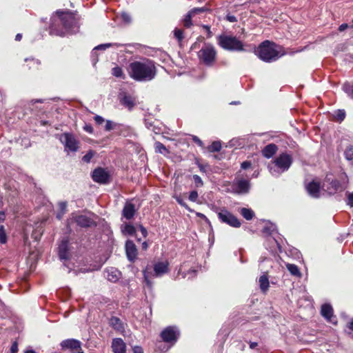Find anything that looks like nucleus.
Returning <instances> with one entry per match:
<instances>
[{
  "instance_id": "obj_1",
  "label": "nucleus",
  "mask_w": 353,
  "mask_h": 353,
  "mask_svg": "<svg viewBox=\"0 0 353 353\" xmlns=\"http://www.w3.org/2000/svg\"><path fill=\"white\" fill-rule=\"evenodd\" d=\"M128 74L137 81H151L157 74L155 63L148 59L133 61L128 66Z\"/></svg>"
},
{
  "instance_id": "obj_2",
  "label": "nucleus",
  "mask_w": 353,
  "mask_h": 353,
  "mask_svg": "<svg viewBox=\"0 0 353 353\" xmlns=\"http://www.w3.org/2000/svg\"><path fill=\"white\" fill-rule=\"evenodd\" d=\"M256 52L258 57L268 63L275 61L285 54L282 46L268 40L263 41Z\"/></svg>"
},
{
  "instance_id": "obj_3",
  "label": "nucleus",
  "mask_w": 353,
  "mask_h": 353,
  "mask_svg": "<svg viewBox=\"0 0 353 353\" xmlns=\"http://www.w3.org/2000/svg\"><path fill=\"white\" fill-rule=\"evenodd\" d=\"M292 163V156L286 153H282L268 165V169L272 175H279L281 172L287 171Z\"/></svg>"
},
{
  "instance_id": "obj_4",
  "label": "nucleus",
  "mask_w": 353,
  "mask_h": 353,
  "mask_svg": "<svg viewBox=\"0 0 353 353\" xmlns=\"http://www.w3.org/2000/svg\"><path fill=\"white\" fill-rule=\"evenodd\" d=\"M218 44L229 51H243V44L236 37L221 34L218 37Z\"/></svg>"
},
{
  "instance_id": "obj_5",
  "label": "nucleus",
  "mask_w": 353,
  "mask_h": 353,
  "mask_svg": "<svg viewBox=\"0 0 353 353\" xmlns=\"http://www.w3.org/2000/svg\"><path fill=\"white\" fill-rule=\"evenodd\" d=\"M198 57L204 65L212 66L216 61V51L212 45L205 43L199 51Z\"/></svg>"
},
{
  "instance_id": "obj_6",
  "label": "nucleus",
  "mask_w": 353,
  "mask_h": 353,
  "mask_svg": "<svg viewBox=\"0 0 353 353\" xmlns=\"http://www.w3.org/2000/svg\"><path fill=\"white\" fill-rule=\"evenodd\" d=\"M57 13L60 17V19L64 26V28L72 32H76L78 29V19L75 15L72 12H68L63 14L62 11H57Z\"/></svg>"
},
{
  "instance_id": "obj_7",
  "label": "nucleus",
  "mask_w": 353,
  "mask_h": 353,
  "mask_svg": "<svg viewBox=\"0 0 353 353\" xmlns=\"http://www.w3.org/2000/svg\"><path fill=\"white\" fill-rule=\"evenodd\" d=\"M251 188L250 181L236 176L232 183V192L237 194H246Z\"/></svg>"
},
{
  "instance_id": "obj_8",
  "label": "nucleus",
  "mask_w": 353,
  "mask_h": 353,
  "mask_svg": "<svg viewBox=\"0 0 353 353\" xmlns=\"http://www.w3.org/2000/svg\"><path fill=\"white\" fill-rule=\"evenodd\" d=\"M217 215L222 223L233 228H239L241 226V223L239 220L225 208H223L218 212Z\"/></svg>"
},
{
  "instance_id": "obj_9",
  "label": "nucleus",
  "mask_w": 353,
  "mask_h": 353,
  "mask_svg": "<svg viewBox=\"0 0 353 353\" xmlns=\"http://www.w3.org/2000/svg\"><path fill=\"white\" fill-rule=\"evenodd\" d=\"M60 141L64 145L65 149L71 152H77L79 149V141L73 134L63 133L60 136Z\"/></svg>"
},
{
  "instance_id": "obj_10",
  "label": "nucleus",
  "mask_w": 353,
  "mask_h": 353,
  "mask_svg": "<svg viewBox=\"0 0 353 353\" xmlns=\"http://www.w3.org/2000/svg\"><path fill=\"white\" fill-rule=\"evenodd\" d=\"M179 336V332L175 327L168 326L161 333L162 340L165 343H174Z\"/></svg>"
},
{
  "instance_id": "obj_11",
  "label": "nucleus",
  "mask_w": 353,
  "mask_h": 353,
  "mask_svg": "<svg viewBox=\"0 0 353 353\" xmlns=\"http://www.w3.org/2000/svg\"><path fill=\"white\" fill-rule=\"evenodd\" d=\"M323 187L329 194H334L341 188V183L339 181L332 179L329 175H327Z\"/></svg>"
},
{
  "instance_id": "obj_12",
  "label": "nucleus",
  "mask_w": 353,
  "mask_h": 353,
  "mask_svg": "<svg viewBox=\"0 0 353 353\" xmlns=\"http://www.w3.org/2000/svg\"><path fill=\"white\" fill-rule=\"evenodd\" d=\"M92 178L97 183L105 184L109 181L110 174L104 168H97L92 172Z\"/></svg>"
},
{
  "instance_id": "obj_13",
  "label": "nucleus",
  "mask_w": 353,
  "mask_h": 353,
  "mask_svg": "<svg viewBox=\"0 0 353 353\" xmlns=\"http://www.w3.org/2000/svg\"><path fill=\"white\" fill-rule=\"evenodd\" d=\"M71 221H74L81 228H90L95 225L94 221L85 215L74 216Z\"/></svg>"
},
{
  "instance_id": "obj_14",
  "label": "nucleus",
  "mask_w": 353,
  "mask_h": 353,
  "mask_svg": "<svg viewBox=\"0 0 353 353\" xmlns=\"http://www.w3.org/2000/svg\"><path fill=\"white\" fill-rule=\"evenodd\" d=\"M125 252L128 260L134 261L137 256V249L132 241L128 240L125 243Z\"/></svg>"
},
{
  "instance_id": "obj_15",
  "label": "nucleus",
  "mask_w": 353,
  "mask_h": 353,
  "mask_svg": "<svg viewBox=\"0 0 353 353\" xmlns=\"http://www.w3.org/2000/svg\"><path fill=\"white\" fill-rule=\"evenodd\" d=\"M58 253L60 259H68L69 254V241L68 238L63 239L58 248Z\"/></svg>"
},
{
  "instance_id": "obj_16",
  "label": "nucleus",
  "mask_w": 353,
  "mask_h": 353,
  "mask_svg": "<svg viewBox=\"0 0 353 353\" xmlns=\"http://www.w3.org/2000/svg\"><path fill=\"white\" fill-rule=\"evenodd\" d=\"M112 349L114 353H125L126 344L121 338H116L112 340Z\"/></svg>"
},
{
  "instance_id": "obj_17",
  "label": "nucleus",
  "mask_w": 353,
  "mask_h": 353,
  "mask_svg": "<svg viewBox=\"0 0 353 353\" xmlns=\"http://www.w3.org/2000/svg\"><path fill=\"white\" fill-rule=\"evenodd\" d=\"M136 213L134 204L126 202L122 210V216L127 220L132 219Z\"/></svg>"
},
{
  "instance_id": "obj_18",
  "label": "nucleus",
  "mask_w": 353,
  "mask_h": 353,
  "mask_svg": "<svg viewBox=\"0 0 353 353\" xmlns=\"http://www.w3.org/2000/svg\"><path fill=\"white\" fill-rule=\"evenodd\" d=\"M308 194L314 197L319 198L320 196V183L316 181H312L306 186Z\"/></svg>"
},
{
  "instance_id": "obj_19",
  "label": "nucleus",
  "mask_w": 353,
  "mask_h": 353,
  "mask_svg": "<svg viewBox=\"0 0 353 353\" xmlns=\"http://www.w3.org/2000/svg\"><path fill=\"white\" fill-rule=\"evenodd\" d=\"M321 314L329 322L334 323V317L333 316V309L330 304H323L321 306Z\"/></svg>"
},
{
  "instance_id": "obj_20",
  "label": "nucleus",
  "mask_w": 353,
  "mask_h": 353,
  "mask_svg": "<svg viewBox=\"0 0 353 353\" xmlns=\"http://www.w3.org/2000/svg\"><path fill=\"white\" fill-rule=\"evenodd\" d=\"M278 147L274 143H270L264 147L261 152L263 157L267 159L272 157L277 152Z\"/></svg>"
},
{
  "instance_id": "obj_21",
  "label": "nucleus",
  "mask_w": 353,
  "mask_h": 353,
  "mask_svg": "<svg viewBox=\"0 0 353 353\" xmlns=\"http://www.w3.org/2000/svg\"><path fill=\"white\" fill-rule=\"evenodd\" d=\"M154 276H160L168 271V264L165 262H159L154 266Z\"/></svg>"
},
{
  "instance_id": "obj_22",
  "label": "nucleus",
  "mask_w": 353,
  "mask_h": 353,
  "mask_svg": "<svg viewBox=\"0 0 353 353\" xmlns=\"http://www.w3.org/2000/svg\"><path fill=\"white\" fill-rule=\"evenodd\" d=\"M110 325L117 331L123 330V323L121 319L117 316H112L109 320Z\"/></svg>"
},
{
  "instance_id": "obj_23",
  "label": "nucleus",
  "mask_w": 353,
  "mask_h": 353,
  "mask_svg": "<svg viewBox=\"0 0 353 353\" xmlns=\"http://www.w3.org/2000/svg\"><path fill=\"white\" fill-rule=\"evenodd\" d=\"M259 283L261 290L263 293H265L268 290L270 287V283L268 276L266 274L261 276L259 280Z\"/></svg>"
},
{
  "instance_id": "obj_24",
  "label": "nucleus",
  "mask_w": 353,
  "mask_h": 353,
  "mask_svg": "<svg viewBox=\"0 0 353 353\" xmlns=\"http://www.w3.org/2000/svg\"><path fill=\"white\" fill-rule=\"evenodd\" d=\"M120 272L114 268H110L107 270V279L111 282H116L119 280Z\"/></svg>"
},
{
  "instance_id": "obj_25",
  "label": "nucleus",
  "mask_w": 353,
  "mask_h": 353,
  "mask_svg": "<svg viewBox=\"0 0 353 353\" xmlns=\"http://www.w3.org/2000/svg\"><path fill=\"white\" fill-rule=\"evenodd\" d=\"M121 103L128 108L129 110H132L134 106V99L131 96L129 95H125L121 99Z\"/></svg>"
},
{
  "instance_id": "obj_26",
  "label": "nucleus",
  "mask_w": 353,
  "mask_h": 353,
  "mask_svg": "<svg viewBox=\"0 0 353 353\" xmlns=\"http://www.w3.org/2000/svg\"><path fill=\"white\" fill-rule=\"evenodd\" d=\"M112 46H116V47H119L121 46V44L119 43H103V44H100V45H98L97 46H96L93 50H92V55H95L96 54V50H105L106 49H108V48L110 47H112Z\"/></svg>"
},
{
  "instance_id": "obj_27",
  "label": "nucleus",
  "mask_w": 353,
  "mask_h": 353,
  "mask_svg": "<svg viewBox=\"0 0 353 353\" xmlns=\"http://www.w3.org/2000/svg\"><path fill=\"white\" fill-rule=\"evenodd\" d=\"M25 61L26 63H28L27 67L28 68L29 70L32 69V68L33 69H38L39 66L41 64V61L39 60L35 59H33V58H31V59L26 58L25 59Z\"/></svg>"
},
{
  "instance_id": "obj_28",
  "label": "nucleus",
  "mask_w": 353,
  "mask_h": 353,
  "mask_svg": "<svg viewBox=\"0 0 353 353\" xmlns=\"http://www.w3.org/2000/svg\"><path fill=\"white\" fill-rule=\"evenodd\" d=\"M240 212L241 214L248 221L252 219L254 216V212L249 208H243L241 209Z\"/></svg>"
},
{
  "instance_id": "obj_29",
  "label": "nucleus",
  "mask_w": 353,
  "mask_h": 353,
  "mask_svg": "<svg viewBox=\"0 0 353 353\" xmlns=\"http://www.w3.org/2000/svg\"><path fill=\"white\" fill-rule=\"evenodd\" d=\"M288 270L290 272V274L293 276L300 277L301 276V274L299 271V268L297 265L294 264H290L288 263L286 265Z\"/></svg>"
},
{
  "instance_id": "obj_30",
  "label": "nucleus",
  "mask_w": 353,
  "mask_h": 353,
  "mask_svg": "<svg viewBox=\"0 0 353 353\" xmlns=\"http://www.w3.org/2000/svg\"><path fill=\"white\" fill-rule=\"evenodd\" d=\"M155 146V151L156 152L162 154H169V150L166 148V147L161 142L157 141L154 144Z\"/></svg>"
},
{
  "instance_id": "obj_31",
  "label": "nucleus",
  "mask_w": 353,
  "mask_h": 353,
  "mask_svg": "<svg viewBox=\"0 0 353 353\" xmlns=\"http://www.w3.org/2000/svg\"><path fill=\"white\" fill-rule=\"evenodd\" d=\"M194 17V14L190 10L183 19V25L185 28H190L192 26V18Z\"/></svg>"
},
{
  "instance_id": "obj_32",
  "label": "nucleus",
  "mask_w": 353,
  "mask_h": 353,
  "mask_svg": "<svg viewBox=\"0 0 353 353\" xmlns=\"http://www.w3.org/2000/svg\"><path fill=\"white\" fill-rule=\"evenodd\" d=\"M345 158L347 161L353 160V145H349L344 151Z\"/></svg>"
},
{
  "instance_id": "obj_33",
  "label": "nucleus",
  "mask_w": 353,
  "mask_h": 353,
  "mask_svg": "<svg viewBox=\"0 0 353 353\" xmlns=\"http://www.w3.org/2000/svg\"><path fill=\"white\" fill-rule=\"evenodd\" d=\"M343 90L350 97L353 98V83H344L343 85Z\"/></svg>"
},
{
  "instance_id": "obj_34",
  "label": "nucleus",
  "mask_w": 353,
  "mask_h": 353,
  "mask_svg": "<svg viewBox=\"0 0 353 353\" xmlns=\"http://www.w3.org/2000/svg\"><path fill=\"white\" fill-rule=\"evenodd\" d=\"M112 74L116 77L118 78H123L124 79V74L123 70L119 66H116L112 69Z\"/></svg>"
},
{
  "instance_id": "obj_35",
  "label": "nucleus",
  "mask_w": 353,
  "mask_h": 353,
  "mask_svg": "<svg viewBox=\"0 0 353 353\" xmlns=\"http://www.w3.org/2000/svg\"><path fill=\"white\" fill-rule=\"evenodd\" d=\"M123 232L129 234V235H134L136 232V229L135 228L131 225V224H129V223H126L125 225H124V228L123 229Z\"/></svg>"
},
{
  "instance_id": "obj_36",
  "label": "nucleus",
  "mask_w": 353,
  "mask_h": 353,
  "mask_svg": "<svg viewBox=\"0 0 353 353\" xmlns=\"http://www.w3.org/2000/svg\"><path fill=\"white\" fill-rule=\"evenodd\" d=\"M221 149V144L219 141H213L209 146L208 150L211 152H219Z\"/></svg>"
},
{
  "instance_id": "obj_37",
  "label": "nucleus",
  "mask_w": 353,
  "mask_h": 353,
  "mask_svg": "<svg viewBox=\"0 0 353 353\" xmlns=\"http://www.w3.org/2000/svg\"><path fill=\"white\" fill-rule=\"evenodd\" d=\"M7 241V236L3 225L0 226V243L2 244L6 243Z\"/></svg>"
},
{
  "instance_id": "obj_38",
  "label": "nucleus",
  "mask_w": 353,
  "mask_h": 353,
  "mask_svg": "<svg viewBox=\"0 0 353 353\" xmlns=\"http://www.w3.org/2000/svg\"><path fill=\"white\" fill-rule=\"evenodd\" d=\"M208 10H210V9L208 8L205 7H205H202V8H194L190 10V11L194 14V16L195 14H201V13L207 12Z\"/></svg>"
},
{
  "instance_id": "obj_39",
  "label": "nucleus",
  "mask_w": 353,
  "mask_h": 353,
  "mask_svg": "<svg viewBox=\"0 0 353 353\" xmlns=\"http://www.w3.org/2000/svg\"><path fill=\"white\" fill-rule=\"evenodd\" d=\"M275 228H276L275 225H274L272 224H270V225H265L263 228V232L265 234H271L275 230Z\"/></svg>"
},
{
  "instance_id": "obj_40",
  "label": "nucleus",
  "mask_w": 353,
  "mask_h": 353,
  "mask_svg": "<svg viewBox=\"0 0 353 353\" xmlns=\"http://www.w3.org/2000/svg\"><path fill=\"white\" fill-rule=\"evenodd\" d=\"M193 179H194L196 187L200 188L203 185V182L201 178L199 175H197V174L193 175Z\"/></svg>"
},
{
  "instance_id": "obj_41",
  "label": "nucleus",
  "mask_w": 353,
  "mask_h": 353,
  "mask_svg": "<svg viewBox=\"0 0 353 353\" xmlns=\"http://www.w3.org/2000/svg\"><path fill=\"white\" fill-rule=\"evenodd\" d=\"M116 125H117V124L115 123H114L112 121L107 120L105 125V130L110 131V130H113Z\"/></svg>"
},
{
  "instance_id": "obj_42",
  "label": "nucleus",
  "mask_w": 353,
  "mask_h": 353,
  "mask_svg": "<svg viewBox=\"0 0 353 353\" xmlns=\"http://www.w3.org/2000/svg\"><path fill=\"white\" fill-rule=\"evenodd\" d=\"M94 152L92 150H90L82 158L84 162L89 163L92 158L94 157Z\"/></svg>"
},
{
  "instance_id": "obj_43",
  "label": "nucleus",
  "mask_w": 353,
  "mask_h": 353,
  "mask_svg": "<svg viewBox=\"0 0 353 353\" xmlns=\"http://www.w3.org/2000/svg\"><path fill=\"white\" fill-rule=\"evenodd\" d=\"M174 37L180 41L183 39V32L181 29L176 28L174 30Z\"/></svg>"
},
{
  "instance_id": "obj_44",
  "label": "nucleus",
  "mask_w": 353,
  "mask_h": 353,
  "mask_svg": "<svg viewBox=\"0 0 353 353\" xmlns=\"http://www.w3.org/2000/svg\"><path fill=\"white\" fill-rule=\"evenodd\" d=\"M67 205L68 204L66 201L59 202L58 204L59 212H61L62 214H65L66 212Z\"/></svg>"
},
{
  "instance_id": "obj_45",
  "label": "nucleus",
  "mask_w": 353,
  "mask_h": 353,
  "mask_svg": "<svg viewBox=\"0 0 353 353\" xmlns=\"http://www.w3.org/2000/svg\"><path fill=\"white\" fill-rule=\"evenodd\" d=\"M336 117L339 121H343L345 117V111L343 110H339L336 112Z\"/></svg>"
},
{
  "instance_id": "obj_46",
  "label": "nucleus",
  "mask_w": 353,
  "mask_h": 353,
  "mask_svg": "<svg viewBox=\"0 0 353 353\" xmlns=\"http://www.w3.org/2000/svg\"><path fill=\"white\" fill-rule=\"evenodd\" d=\"M198 198V192L195 190L190 192L189 195V199L191 201L195 202Z\"/></svg>"
},
{
  "instance_id": "obj_47",
  "label": "nucleus",
  "mask_w": 353,
  "mask_h": 353,
  "mask_svg": "<svg viewBox=\"0 0 353 353\" xmlns=\"http://www.w3.org/2000/svg\"><path fill=\"white\" fill-rule=\"evenodd\" d=\"M121 18L123 21L126 23H130L132 20L130 15L126 12H123L121 14Z\"/></svg>"
},
{
  "instance_id": "obj_48",
  "label": "nucleus",
  "mask_w": 353,
  "mask_h": 353,
  "mask_svg": "<svg viewBox=\"0 0 353 353\" xmlns=\"http://www.w3.org/2000/svg\"><path fill=\"white\" fill-rule=\"evenodd\" d=\"M176 201L179 204H180L181 206L185 208L189 211H191V210L189 208L188 205L186 204V203L180 197L176 198Z\"/></svg>"
},
{
  "instance_id": "obj_49",
  "label": "nucleus",
  "mask_w": 353,
  "mask_h": 353,
  "mask_svg": "<svg viewBox=\"0 0 353 353\" xmlns=\"http://www.w3.org/2000/svg\"><path fill=\"white\" fill-rule=\"evenodd\" d=\"M143 277H144V281L147 285V286L149 288H152V282L150 281V280L148 279V276L147 275V273L145 271L143 272Z\"/></svg>"
},
{
  "instance_id": "obj_50",
  "label": "nucleus",
  "mask_w": 353,
  "mask_h": 353,
  "mask_svg": "<svg viewBox=\"0 0 353 353\" xmlns=\"http://www.w3.org/2000/svg\"><path fill=\"white\" fill-rule=\"evenodd\" d=\"M252 163L249 161H245L241 164V168L243 170H247L250 168Z\"/></svg>"
},
{
  "instance_id": "obj_51",
  "label": "nucleus",
  "mask_w": 353,
  "mask_h": 353,
  "mask_svg": "<svg viewBox=\"0 0 353 353\" xmlns=\"http://www.w3.org/2000/svg\"><path fill=\"white\" fill-rule=\"evenodd\" d=\"M202 28L205 30V31L207 32V37L208 38L212 37V33L210 30V27L208 25H203Z\"/></svg>"
},
{
  "instance_id": "obj_52",
  "label": "nucleus",
  "mask_w": 353,
  "mask_h": 353,
  "mask_svg": "<svg viewBox=\"0 0 353 353\" xmlns=\"http://www.w3.org/2000/svg\"><path fill=\"white\" fill-rule=\"evenodd\" d=\"M94 119L96 123L98 125L102 124L105 121L104 119L101 116H99V115H96L94 117Z\"/></svg>"
},
{
  "instance_id": "obj_53",
  "label": "nucleus",
  "mask_w": 353,
  "mask_h": 353,
  "mask_svg": "<svg viewBox=\"0 0 353 353\" xmlns=\"http://www.w3.org/2000/svg\"><path fill=\"white\" fill-rule=\"evenodd\" d=\"M192 140L193 141L196 143L198 145H199L200 147H203V141L196 136H193L192 137Z\"/></svg>"
},
{
  "instance_id": "obj_54",
  "label": "nucleus",
  "mask_w": 353,
  "mask_h": 353,
  "mask_svg": "<svg viewBox=\"0 0 353 353\" xmlns=\"http://www.w3.org/2000/svg\"><path fill=\"white\" fill-rule=\"evenodd\" d=\"M18 352V344L17 342H14L10 347V352L11 353H17Z\"/></svg>"
},
{
  "instance_id": "obj_55",
  "label": "nucleus",
  "mask_w": 353,
  "mask_h": 353,
  "mask_svg": "<svg viewBox=\"0 0 353 353\" xmlns=\"http://www.w3.org/2000/svg\"><path fill=\"white\" fill-rule=\"evenodd\" d=\"M139 228L140 229V231H141L142 235L144 237H146L148 235V231H147L146 228H144L142 225H139Z\"/></svg>"
},
{
  "instance_id": "obj_56",
  "label": "nucleus",
  "mask_w": 353,
  "mask_h": 353,
  "mask_svg": "<svg viewBox=\"0 0 353 353\" xmlns=\"http://www.w3.org/2000/svg\"><path fill=\"white\" fill-rule=\"evenodd\" d=\"M347 204L351 207H353V192L349 194L348 195Z\"/></svg>"
},
{
  "instance_id": "obj_57",
  "label": "nucleus",
  "mask_w": 353,
  "mask_h": 353,
  "mask_svg": "<svg viewBox=\"0 0 353 353\" xmlns=\"http://www.w3.org/2000/svg\"><path fill=\"white\" fill-rule=\"evenodd\" d=\"M134 353H143V348L141 346L136 345L133 347Z\"/></svg>"
},
{
  "instance_id": "obj_58",
  "label": "nucleus",
  "mask_w": 353,
  "mask_h": 353,
  "mask_svg": "<svg viewBox=\"0 0 353 353\" xmlns=\"http://www.w3.org/2000/svg\"><path fill=\"white\" fill-rule=\"evenodd\" d=\"M83 128L87 132H89V133L93 132V128L92 127L91 125H85Z\"/></svg>"
},
{
  "instance_id": "obj_59",
  "label": "nucleus",
  "mask_w": 353,
  "mask_h": 353,
  "mask_svg": "<svg viewBox=\"0 0 353 353\" xmlns=\"http://www.w3.org/2000/svg\"><path fill=\"white\" fill-rule=\"evenodd\" d=\"M227 20L230 22H236L237 21L236 17L234 15H228Z\"/></svg>"
},
{
  "instance_id": "obj_60",
  "label": "nucleus",
  "mask_w": 353,
  "mask_h": 353,
  "mask_svg": "<svg viewBox=\"0 0 353 353\" xmlns=\"http://www.w3.org/2000/svg\"><path fill=\"white\" fill-rule=\"evenodd\" d=\"M347 27H348V25L347 23H342L341 25L339 26V30L340 32H343L345 30H346L347 28Z\"/></svg>"
},
{
  "instance_id": "obj_61",
  "label": "nucleus",
  "mask_w": 353,
  "mask_h": 353,
  "mask_svg": "<svg viewBox=\"0 0 353 353\" xmlns=\"http://www.w3.org/2000/svg\"><path fill=\"white\" fill-rule=\"evenodd\" d=\"M196 216L201 218V219H203L205 220H207V217L202 213H200V212H197L196 213Z\"/></svg>"
},
{
  "instance_id": "obj_62",
  "label": "nucleus",
  "mask_w": 353,
  "mask_h": 353,
  "mask_svg": "<svg viewBox=\"0 0 353 353\" xmlns=\"http://www.w3.org/2000/svg\"><path fill=\"white\" fill-rule=\"evenodd\" d=\"M257 345H258V344H257V343H256V342H251V343H250V347L251 349H254V348H255Z\"/></svg>"
},
{
  "instance_id": "obj_63",
  "label": "nucleus",
  "mask_w": 353,
  "mask_h": 353,
  "mask_svg": "<svg viewBox=\"0 0 353 353\" xmlns=\"http://www.w3.org/2000/svg\"><path fill=\"white\" fill-rule=\"evenodd\" d=\"M22 38V34H20V33H18L16 36H15V40L17 41H21Z\"/></svg>"
},
{
  "instance_id": "obj_64",
  "label": "nucleus",
  "mask_w": 353,
  "mask_h": 353,
  "mask_svg": "<svg viewBox=\"0 0 353 353\" xmlns=\"http://www.w3.org/2000/svg\"><path fill=\"white\" fill-rule=\"evenodd\" d=\"M63 214H62V212H59L57 213V218L58 219H59V220H60V219H62V217H63Z\"/></svg>"
}]
</instances>
